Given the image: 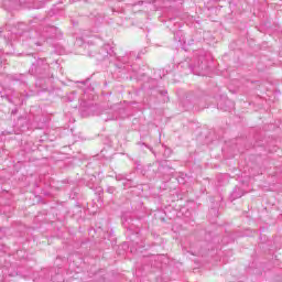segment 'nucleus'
Wrapping results in <instances>:
<instances>
[{
	"instance_id": "f257e3e1",
	"label": "nucleus",
	"mask_w": 282,
	"mask_h": 282,
	"mask_svg": "<svg viewBox=\"0 0 282 282\" xmlns=\"http://www.w3.org/2000/svg\"><path fill=\"white\" fill-rule=\"evenodd\" d=\"M75 45L78 47L84 45V50H86V54L89 58H96V61H106L109 56H113V48L109 44L104 45L98 53H96V46L85 44V40H83V37H77Z\"/></svg>"
},
{
	"instance_id": "f03ea898",
	"label": "nucleus",
	"mask_w": 282,
	"mask_h": 282,
	"mask_svg": "<svg viewBox=\"0 0 282 282\" xmlns=\"http://www.w3.org/2000/svg\"><path fill=\"white\" fill-rule=\"evenodd\" d=\"M182 105L185 111H203V109L208 108L206 96L199 91L188 93L183 99Z\"/></svg>"
},
{
	"instance_id": "7ed1b4c3",
	"label": "nucleus",
	"mask_w": 282,
	"mask_h": 282,
	"mask_svg": "<svg viewBox=\"0 0 282 282\" xmlns=\"http://www.w3.org/2000/svg\"><path fill=\"white\" fill-rule=\"evenodd\" d=\"M29 73L32 76H37L39 78H54V75L50 76V64L45 62V59H36L31 68L29 69Z\"/></svg>"
},
{
	"instance_id": "20e7f679",
	"label": "nucleus",
	"mask_w": 282,
	"mask_h": 282,
	"mask_svg": "<svg viewBox=\"0 0 282 282\" xmlns=\"http://www.w3.org/2000/svg\"><path fill=\"white\" fill-rule=\"evenodd\" d=\"M191 254H193L194 257H204V254H207L208 250H210L213 246L206 240H198L196 242H193L191 245Z\"/></svg>"
},
{
	"instance_id": "39448f33",
	"label": "nucleus",
	"mask_w": 282,
	"mask_h": 282,
	"mask_svg": "<svg viewBox=\"0 0 282 282\" xmlns=\"http://www.w3.org/2000/svg\"><path fill=\"white\" fill-rule=\"evenodd\" d=\"M193 67L196 76H204V72H208V62H206V58L199 57L197 63L193 64Z\"/></svg>"
},
{
	"instance_id": "423d86ee",
	"label": "nucleus",
	"mask_w": 282,
	"mask_h": 282,
	"mask_svg": "<svg viewBox=\"0 0 282 282\" xmlns=\"http://www.w3.org/2000/svg\"><path fill=\"white\" fill-rule=\"evenodd\" d=\"M217 107L221 111H231V109H235V102L224 97V98H220V100L217 104Z\"/></svg>"
},
{
	"instance_id": "0eeeda50",
	"label": "nucleus",
	"mask_w": 282,
	"mask_h": 282,
	"mask_svg": "<svg viewBox=\"0 0 282 282\" xmlns=\"http://www.w3.org/2000/svg\"><path fill=\"white\" fill-rule=\"evenodd\" d=\"M42 36L44 39H56V36H58V28H56V26H45L43 29Z\"/></svg>"
},
{
	"instance_id": "6e6552de",
	"label": "nucleus",
	"mask_w": 282,
	"mask_h": 282,
	"mask_svg": "<svg viewBox=\"0 0 282 282\" xmlns=\"http://www.w3.org/2000/svg\"><path fill=\"white\" fill-rule=\"evenodd\" d=\"M15 30L17 31H13V32L18 36H23V35L29 36V34H30V26H28L23 22L18 23L15 26Z\"/></svg>"
},
{
	"instance_id": "1a4fd4ad",
	"label": "nucleus",
	"mask_w": 282,
	"mask_h": 282,
	"mask_svg": "<svg viewBox=\"0 0 282 282\" xmlns=\"http://www.w3.org/2000/svg\"><path fill=\"white\" fill-rule=\"evenodd\" d=\"M180 66L184 69L185 74H194L195 72L193 63H191L189 59H185L180 64Z\"/></svg>"
},
{
	"instance_id": "9d476101",
	"label": "nucleus",
	"mask_w": 282,
	"mask_h": 282,
	"mask_svg": "<svg viewBox=\"0 0 282 282\" xmlns=\"http://www.w3.org/2000/svg\"><path fill=\"white\" fill-rule=\"evenodd\" d=\"M164 256H152L150 257L151 265L154 268H162Z\"/></svg>"
},
{
	"instance_id": "9b49d317",
	"label": "nucleus",
	"mask_w": 282,
	"mask_h": 282,
	"mask_svg": "<svg viewBox=\"0 0 282 282\" xmlns=\"http://www.w3.org/2000/svg\"><path fill=\"white\" fill-rule=\"evenodd\" d=\"M246 195V192H243L240 187H235L231 192V199H239L240 197H243Z\"/></svg>"
},
{
	"instance_id": "f8f14e48",
	"label": "nucleus",
	"mask_w": 282,
	"mask_h": 282,
	"mask_svg": "<svg viewBox=\"0 0 282 282\" xmlns=\"http://www.w3.org/2000/svg\"><path fill=\"white\" fill-rule=\"evenodd\" d=\"M159 173H166V171H171V166H169V161H160L158 162Z\"/></svg>"
},
{
	"instance_id": "ddd939ff",
	"label": "nucleus",
	"mask_w": 282,
	"mask_h": 282,
	"mask_svg": "<svg viewBox=\"0 0 282 282\" xmlns=\"http://www.w3.org/2000/svg\"><path fill=\"white\" fill-rule=\"evenodd\" d=\"M145 89H155L158 87V79L151 78L148 83L144 84Z\"/></svg>"
},
{
	"instance_id": "4468645a",
	"label": "nucleus",
	"mask_w": 282,
	"mask_h": 282,
	"mask_svg": "<svg viewBox=\"0 0 282 282\" xmlns=\"http://www.w3.org/2000/svg\"><path fill=\"white\" fill-rule=\"evenodd\" d=\"M121 220H122L124 228H127V230H133V225H131V223H129V219H127V216H122Z\"/></svg>"
},
{
	"instance_id": "2eb2a0df",
	"label": "nucleus",
	"mask_w": 282,
	"mask_h": 282,
	"mask_svg": "<svg viewBox=\"0 0 282 282\" xmlns=\"http://www.w3.org/2000/svg\"><path fill=\"white\" fill-rule=\"evenodd\" d=\"M11 80H14L15 83H23V75H20V76L13 75L11 77Z\"/></svg>"
},
{
	"instance_id": "dca6fc26",
	"label": "nucleus",
	"mask_w": 282,
	"mask_h": 282,
	"mask_svg": "<svg viewBox=\"0 0 282 282\" xmlns=\"http://www.w3.org/2000/svg\"><path fill=\"white\" fill-rule=\"evenodd\" d=\"M106 193H109L110 195H113L116 193V187L115 186H108L106 189Z\"/></svg>"
},
{
	"instance_id": "f3484780",
	"label": "nucleus",
	"mask_w": 282,
	"mask_h": 282,
	"mask_svg": "<svg viewBox=\"0 0 282 282\" xmlns=\"http://www.w3.org/2000/svg\"><path fill=\"white\" fill-rule=\"evenodd\" d=\"M108 120H118V113H112L109 118L105 119V122H108Z\"/></svg>"
},
{
	"instance_id": "a211bd4d",
	"label": "nucleus",
	"mask_w": 282,
	"mask_h": 282,
	"mask_svg": "<svg viewBox=\"0 0 282 282\" xmlns=\"http://www.w3.org/2000/svg\"><path fill=\"white\" fill-rule=\"evenodd\" d=\"M12 133H14V130L12 131H2V135H12Z\"/></svg>"
},
{
	"instance_id": "6ab92c4d",
	"label": "nucleus",
	"mask_w": 282,
	"mask_h": 282,
	"mask_svg": "<svg viewBox=\"0 0 282 282\" xmlns=\"http://www.w3.org/2000/svg\"><path fill=\"white\" fill-rule=\"evenodd\" d=\"M116 180L118 181V182H120V181H122V180H124V176H122V175H116Z\"/></svg>"
},
{
	"instance_id": "aec40b11",
	"label": "nucleus",
	"mask_w": 282,
	"mask_h": 282,
	"mask_svg": "<svg viewBox=\"0 0 282 282\" xmlns=\"http://www.w3.org/2000/svg\"><path fill=\"white\" fill-rule=\"evenodd\" d=\"M11 113H12V116H15V113H19V109H13L12 111H11Z\"/></svg>"
},
{
	"instance_id": "412c9836",
	"label": "nucleus",
	"mask_w": 282,
	"mask_h": 282,
	"mask_svg": "<svg viewBox=\"0 0 282 282\" xmlns=\"http://www.w3.org/2000/svg\"><path fill=\"white\" fill-rule=\"evenodd\" d=\"M144 1H138L137 3L132 4V6H143Z\"/></svg>"
},
{
	"instance_id": "4be33fe9",
	"label": "nucleus",
	"mask_w": 282,
	"mask_h": 282,
	"mask_svg": "<svg viewBox=\"0 0 282 282\" xmlns=\"http://www.w3.org/2000/svg\"><path fill=\"white\" fill-rule=\"evenodd\" d=\"M161 96H166L167 91L166 90H160Z\"/></svg>"
},
{
	"instance_id": "5701e85b",
	"label": "nucleus",
	"mask_w": 282,
	"mask_h": 282,
	"mask_svg": "<svg viewBox=\"0 0 282 282\" xmlns=\"http://www.w3.org/2000/svg\"><path fill=\"white\" fill-rule=\"evenodd\" d=\"M212 213L214 214V215H217V208H212Z\"/></svg>"
},
{
	"instance_id": "b1692460",
	"label": "nucleus",
	"mask_w": 282,
	"mask_h": 282,
	"mask_svg": "<svg viewBox=\"0 0 282 282\" xmlns=\"http://www.w3.org/2000/svg\"><path fill=\"white\" fill-rule=\"evenodd\" d=\"M35 45H41L39 42H35Z\"/></svg>"
},
{
	"instance_id": "393cba45",
	"label": "nucleus",
	"mask_w": 282,
	"mask_h": 282,
	"mask_svg": "<svg viewBox=\"0 0 282 282\" xmlns=\"http://www.w3.org/2000/svg\"><path fill=\"white\" fill-rule=\"evenodd\" d=\"M139 232H140V230H137V231H135V235H138Z\"/></svg>"
},
{
	"instance_id": "a878e982",
	"label": "nucleus",
	"mask_w": 282,
	"mask_h": 282,
	"mask_svg": "<svg viewBox=\"0 0 282 282\" xmlns=\"http://www.w3.org/2000/svg\"><path fill=\"white\" fill-rule=\"evenodd\" d=\"M83 85H85V82H82Z\"/></svg>"
},
{
	"instance_id": "bb28decb",
	"label": "nucleus",
	"mask_w": 282,
	"mask_h": 282,
	"mask_svg": "<svg viewBox=\"0 0 282 282\" xmlns=\"http://www.w3.org/2000/svg\"><path fill=\"white\" fill-rule=\"evenodd\" d=\"M2 31H1V29H0V33H1Z\"/></svg>"
},
{
	"instance_id": "cd10ccee",
	"label": "nucleus",
	"mask_w": 282,
	"mask_h": 282,
	"mask_svg": "<svg viewBox=\"0 0 282 282\" xmlns=\"http://www.w3.org/2000/svg\"><path fill=\"white\" fill-rule=\"evenodd\" d=\"M281 3H282V0H281Z\"/></svg>"
}]
</instances>
